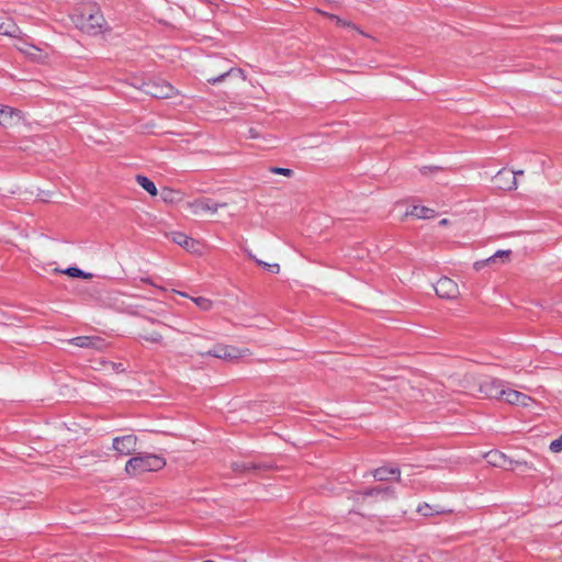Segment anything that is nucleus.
Returning <instances> with one entry per match:
<instances>
[{
  "label": "nucleus",
  "instance_id": "obj_36",
  "mask_svg": "<svg viewBox=\"0 0 562 562\" xmlns=\"http://www.w3.org/2000/svg\"><path fill=\"white\" fill-rule=\"evenodd\" d=\"M173 292H175L176 294L180 295V296L189 297V295H188L187 293H184V292L177 291V290H175Z\"/></svg>",
  "mask_w": 562,
  "mask_h": 562
},
{
  "label": "nucleus",
  "instance_id": "obj_37",
  "mask_svg": "<svg viewBox=\"0 0 562 562\" xmlns=\"http://www.w3.org/2000/svg\"><path fill=\"white\" fill-rule=\"evenodd\" d=\"M440 225L442 226H446L449 224V220L448 218H442L440 222H439Z\"/></svg>",
  "mask_w": 562,
  "mask_h": 562
},
{
  "label": "nucleus",
  "instance_id": "obj_7",
  "mask_svg": "<svg viewBox=\"0 0 562 562\" xmlns=\"http://www.w3.org/2000/svg\"><path fill=\"white\" fill-rule=\"evenodd\" d=\"M227 202H213L209 199H198L186 203V210L193 216L214 215L220 211H228Z\"/></svg>",
  "mask_w": 562,
  "mask_h": 562
},
{
  "label": "nucleus",
  "instance_id": "obj_28",
  "mask_svg": "<svg viewBox=\"0 0 562 562\" xmlns=\"http://www.w3.org/2000/svg\"><path fill=\"white\" fill-rule=\"evenodd\" d=\"M510 255H512L510 250H507V249L506 250H497L495 254H493L488 258H490L492 265L497 263V262L506 263L510 260Z\"/></svg>",
  "mask_w": 562,
  "mask_h": 562
},
{
  "label": "nucleus",
  "instance_id": "obj_14",
  "mask_svg": "<svg viewBox=\"0 0 562 562\" xmlns=\"http://www.w3.org/2000/svg\"><path fill=\"white\" fill-rule=\"evenodd\" d=\"M196 352L202 357L212 356L223 360H233L240 357V352L236 348L229 346H217L212 350L199 349Z\"/></svg>",
  "mask_w": 562,
  "mask_h": 562
},
{
  "label": "nucleus",
  "instance_id": "obj_31",
  "mask_svg": "<svg viewBox=\"0 0 562 562\" xmlns=\"http://www.w3.org/2000/svg\"><path fill=\"white\" fill-rule=\"evenodd\" d=\"M256 262L263 267L265 269H267L269 272L271 273H279L280 272V266L279 263L274 262V263H269V262H266V261H262V260H259V259H256Z\"/></svg>",
  "mask_w": 562,
  "mask_h": 562
},
{
  "label": "nucleus",
  "instance_id": "obj_35",
  "mask_svg": "<svg viewBox=\"0 0 562 562\" xmlns=\"http://www.w3.org/2000/svg\"><path fill=\"white\" fill-rule=\"evenodd\" d=\"M271 172L277 173V175H282V176H285V177H290L292 175V170L291 169L280 168V167L272 168Z\"/></svg>",
  "mask_w": 562,
  "mask_h": 562
},
{
  "label": "nucleus",
  "instance_id": "obj_16",
  "mask_svg": "<svg viewBox=\"0 0 562 562\" xmlns=\"http://www.w3.org/2000/svg\"><path fill=\"white\" fill-rule=\"evenodd\" d=\"M517 173L518 172H510L507 169L499 170L495 176L497 187L507 191L516 190L518 187Z\"/></svg>",
  "mask_w": 562,
  "mask_h": 562
},
{
  "label": "nucleus",
  "instance_id": "obj_39",
  "mask_svg": "<svg viewBox=\"0 0 562 562\" xmlns=\"http://www.w3.org/2000/svg\"><path fill=\"white\" fill-rule=\"evenodd\" d=\"M203 562H215V561H212V560H206V561H203Z\"/></svg>",
  "mask_w": 562,
  "mask_h": 562
},
{
  "label": "nucleus",
  "instance_id": "obj_11",
  "mask_svg": "<svg viewBox=\"0 0 562 562\" xmlns=\"http://www.w3.org/2000/svg\"><path fill=\"white\" fill-rule=\"evenodd\" d=\"M138 439L135 435L115 437L112 441V449L119 457L133 454L137 449Z\"/></svg>",
  "mask_w": 562,
  "mask_h": 562
},
{
  "label": "nucleus",
  "instance_id": "obj_17",
  "mask_svg": "<svg viewBox=\"0 0 562 562\" xmlns=\"http://www.w3.org/2000/svg\"><path fill=\"white\" fill-rule=\"evenodd\" d=\"M158 194L160 195V199L164 203L171 206L178 205L184 200V193L182 191L172 189L170 187L161 188Z\"/></svg>",
  "mask_w": 562,
  "mask_h": 562
},
{
  "label": "nucleus",
  "instance_id": "obj_38",
  "mask_svg": "<svg viewBox=\"0 0 562 562\" xmlns=\"http://www.w3.org/2000/svg\"><path fill=\"white\" fill-rule=\"evenodd\" d=\"M516 172H518L517 176H521L524 173L522 170H517Z\"/></svg>",
  "mask_w": 562,
  "mask_h": 562
},
{
  "label": "nucleus",
  "instance_id": "obj_19",
  "mask_svg": "<svg viewBox=\"0 0 562 562\" xmlns=\"http://www.w3.org/2000/svg\"><path fill=\"white\" fill-rule=\"evenodd\" d=\"M226 77H233L239 81L246 80V75L240 68H231L229 70L223 72L222 75L217 77H212L207 79V82L211 85H216L221 81H223Z\"/></svg>",
  "mask_w": 562,
  "mask_h": 562
},
{
  "label": "nucleus",
  "instance_id": "obj_18",
  "mask_svg": "<svg viewBox=\"0 0 562 562\" xmlns=\"http://www.w3.org/2000/svg\"><path fill=\"white\" fill-rule=\"evenodd\" d=\"M485 458L491 465L508 470L510 457L504 452L498 450L490 451L485 454Z\"/></svg>",
  "mask_w": 562,
  "mask_h": 562
},
{
  "label": "nucleus",
  "instance_id": "obj_21",
  "mask_svg": "<svg viewBox=\"0 0 562 562\" xmlns=\"http://www.w3.org/2000/svg\"><path fill=\"white\" fill-rule=\"evenodd\" d=\"M173 241L187 250L193 251L198 246V241L183 233H176L173 235Z\"/></svg>",
  "mask_w": 562,
  "mask_h": 562
},
{
  "label": "nucleus",
  "instance_id": "obj_13",
  "mask_svg": "<svg viewBox=\"0 0 562 562\" xmlns=\"http://www.w3.org/2000/svg\"><path fill=\"white\" fill-rule=\"evenodd\" d=\"M508 470L519 471L521 474H532L538 471L537 463L525 454H518L509 458Z\"/></svg>",
  "mask_w": 562,
  "mask_h": 562
},
{
  "label": "nucleus",
  "instance_id": "obj_30",
  "mask_svg": "<svg viewBox=\"0 0 562 562\" xmlns=\"http://www.w3.org/2000/svg\"><path fill=\"white\" fill-rule=\"evenodd\" d=\"M416 512L424 517H430L435 514H439V510H434L432 506L428 503H422L416 507Z\"/></svg>",
  "mask_w": 562,
  "mask_h": 562
},
{
  "label": "nucleus",
  "instance_id": "obj_12",
  "mask_svg": "<svg viewBox=\"0 0 562 562\" xmlns=\"http://www.w3.org/2000/svg\"><path fill=\"white\" fill-rule=\"evenodd\" d=\"M24 119L23 113L14 108L0 104V126L3 128H14L19 126Z\"/></svg>",
  "mask_w": 562,
  "mask_h": 562
},
{
  "label": "nucleus",
  "instance_id": "obj_2",
  "mask_svg": "<svg viewBox=\"0 0 562 562\" xmlns=\"http://www.w3.org/2000/svg\"><path fill=\"white\" fill-rule=\"evenodd\" d=\"M480 391L490 398L501 400L509 405L531 407L536 401L520 391L505 387L499 381L491 380L480 386Z\"/></svg>",
  "mask_w": 562,
  "mask_h": 562
},
{
  "label": "nucleus",
  "instance_id": "obj_20",
  "mask_svg": "<svg viewBox=\"0 0 562 562\" xmlns=\"http://www.w3.org/2000/svg\"><path fill=\"white\" fill-rule=\"evenodd\" d=\"M138 186L145 190L150 196H157L158 195V189L154 181H151L148 177L143 175H137L135 178Z\"/></svg>",
  "mask_w": 562,
  "mask_h": 562
},
{
  "label": "nucleus",
  "instance_id": "obj_29",
  "mask_svg": "<svg viewBox=\"0 0 562 562\" xmlns=\"http://www.w3.org/2000/svg\"><path fill=\"white\" fill-rule=\"evenodd\" d=\"M232 468L235 472L248 473V472H251L252 470H256L257 465L252 462L238 461V462L232 463Z\"/></svg>",
  "mask_w": 562,
  "mask_h": 562
},
{
  "label": "nucleus",
  "instance_id": "obj_8",
  "mask_svg": "<svg viewBox=\"0 0 562 562\" xmlns=\"http://www.w3.org/2000/svg\"><path fill=\"white\" fill-rule=\"evenodd\" d=\"M139 90L155 98L169 99L177 94V90L167 81L151 80L144 82Z\"/></svg>",
  "mask_w": 562,
  "mask_h": 562
},
{
  "label": "nucleus",
  "instance_id": "obj_1",
  "mask_svg": "<svg viewBox=\"0 0 562 562\" xmlns=\"http://www.w3.org/2000/svg\"><path fill=\"white\" fill-rule=\"evenodd\" d=\"M69 19L78 31L89 36L105 35L111 32V26L100 7L91 0L77 2L69 14Z\"/></svg>",
  "mask_w": 562,
  "mask_h": 562
},
{
  "label": "nucleus",
  "instance_id": "obj_23",
  "mask_svg": "<svg viewBox=\"0 0 562 562\" xmlns=\"http://www.w3.org/2000/svg\"><path fill=\"white\" fill-rule=\"evenodd\" d=\"M190 300L196 305L202 312H210L214 308L215 303L213 300L206 296H192Z\"/></svg>",
  "mask_w": 562,
  "mask_h": 562
},
{
  "label": "nucleus",
  "instance_id": "obj_9",
  "mask_svg": "<svg viewBox=\"0 0 562 562\" xmlns=\"http://www.w3.org/2000/svg\"><path fill=\"white\" fill-rule=\"evenodd\" d=\"M434 290L441 300L454 301L461 295L459 284L448 277L439 278L434 284Z\"/></svg>",
  "mask_w": 562,
  "mask_h": 562
},
{
  "label": "nucleus",
  "instance_id": "obj_15",
  "mask_svg": "<svg viewBox=\"0 0 562 562\" xmlns=\"http://www.w3.org/2000/svg\"><path fill=\"white\" fill-rule=\"evenodd\" d=\"M0 35L14 40H22L24 33L13 19L0 15Z\"/></svg>",
  "mask_w": 562,
  "mask_h": 562
},
{
  "label": "nucleus",
  "instance_id": "obj_27",
  "mask_svg": "<svg viewBox=\"0 0 562 562\" xmlns=\"http://www.w3.org/2000/svg\"><path fill=\"white\" fill-rule=\"evenodd\" d=\"M95 369L102 370L106 373L124 371V368L121 363H114L106 360H100L99 367H97Z\"/></svg>",
  "mask_w": 562,
  "mask_h": 562
},
{
  "label": "nucleus",
  "instance_id": "obj_26",
  "mask_svg": "<svg viewBox=\"0 0 562 562\" xmlns=\"http://www.w3.org/2000/svg\"><path fill=\"white\" fill-rule=\"evenodd\" d=\"M409 214L417 218L427 220L432 218L435 216V211L426 206L416 205L413 206Z\"/></svg>",
  "mask_w": 562,
  "mask_h": 562
},
{
  "label": "nucleus",
  "instance_id": "obj_3",
  "mask_svg": "<svg viewBox=\"0 0 562 562\" xmlns=\"http://www.w3.org/2000/svg\"><path fill=\"white\" fill-rule=\"evenodd\" d=\"M392 497L393 491L389 488H369L353 492L350 499L358 513L368 515L379 509L383 503H386Z\"/></svg>",
  "mask_w": 562,
  "mask_h": 562
},
{
  "label": "nucleus",
  "instance_id": "obj_6",
  "mask_svg": "<svg viewBox=\"0 0 562 562\" xmlns=\"http://www.w3.org/2000/svg\"><path fill=\"white\" fill-rule=\"evenodd\" d=\"M44 239L35 234H30L24 229H14L12 234V244L16 246L21 251L27 252L33 256H40L42 243Z\"/></svg>",
  "mask_w": 562,
  "mask_h": 562
},
{
  "label": "nucleus",
  "instance_id": "obj_25",
  "mask_svg": "<svg viewBox=\"0 0 562 562\" xmlns=\"http://www.w3.org/2000/svg\"><path fill=\"white\" fill-rule=\"evenodd\" d=\"M55 272L67 274L71 278L91 279L93 277L90 272H85L77 267H69L64 270L55 269Z\"/></svg>",
  "mask_w": 562,
  "mask_h": 562
},
{
  "label": "nucleus",
  "instance_id": "obj_34",
  "mask_svg": "<svg viewBox=\"0 0 562 562\" xmlns=\"http://www.w3.org/2000/svg\"><path fill=\"white\" fill-rule=\"evenodd\" d=\"M488 265H492L490 258H486V259H483V260H477L473 263V268L476 270V271H480L482 270L483 268H485L486 266Z\"/></svg>",
  "mask_w": 562,
  "mask_h": 562
},
{
  "label": "nucleus",
  "instance_id": "obj_24",
  "mask_svg": "<svg viewBox=\"0 0 562 562\" xmlns=\"http://www.w3.org/2000/svg\"><path fill=\"white\" fill-rule=\"evenodd\" d=\"M318 12L326 15L328 19H330L331 21H334L337 25H339L341 27H345V29H348V30L355 31V32H360L359 27L356 24H353L351 21L341 19L338 15L329 14V13H326L323 11H318Z\"/></svg>",
  "mask_w": 562,
  "mask_h": 562
},
{
  "label": "nucleus",
  "instance_id": "obj_5",
  "mask_svg": "<svg viewBox=\"0 0 562 562\" xmlns=\"http://www.w3.org/2000/svg\"><path fill=\"white\" fill-rule=\"evenodd\" d=\"M166 327H168L166 323H162L156 318H148L143 322L139 327V337L146 344L166 346Z\"/></svg>",
  "mask_w": 562,
  "mask_h": 562
},
{
  "label": "nucleus",
  "instance_id": "obj_33",
  "mask_svg": "<svg viewBox=\"0 0 562 562\" xmlns=\"http://www.w3.org/2000/svg\"><path fill=\"white\" fill-rule=\"evenodd\" d=\"M549 449L553 453H559L562 451V435L550 442Z\"/></svg>",
  "mask_w": 562,
  "mask_h": 562
},
{
  "label": "nucleus",
  "instance_id": "obj_22",
  "mask_svg": "<svg viewBox=\"0 0 562 562\" xmlns=\"http://www.w3.org/2000/svg\"><path fill=\"white\" fill-rule=\"evenodd\" d=\"M373 476L378 481H387L391 477L397 481L400 479V471L397 469L379 468L373 472Z\"/></svg>",
  "mask_w": 562,
  "mask_h": 562
},
{
  "label": "nucleus",
  "instance_id": "obj_32",
  "mask_svg": "<svg viewBox=\"0 0 562 562\" xmlns=\"http://www.w3.org/2000/svg\"><path fill=\"white\" fill-rule=\"evenodd\" d=\"M71 342L77 347H90L93 345L92 339L90 337H76L71 340Z\"/></svg>",
  "mask_w": 562,
  "mask_h": 562
},
{
  "label": "nucleus",
  "instance_id": "obj_10",
  "mask_svg": "<svg viewBox=\"0 0 562 562\" xmlns=\"http://www.w3.org/2000/svg\"><path fill=\"white\" fill-rule=\"evenodd\" d=\"M14 47L33 63L45 64L49 59V54L42 47L25 42L23 38Z\"/></svg>",
  "mask_w": 562,
  "mask_h": 562
},
{
  "label": "nucleus",
  "instance_id": "obj_4",
  "mask_svg": "<svg viewBox=\"0 0 562 562\" xmlns=\"http://www.w3.org/2000/svg\"><path fill=\"white\" fill-rule=\"evenodd\" d=\"M166 465L161 456L154 453H138L127 460L124 471L127 476L136 477L147 472L159 471Z\"/></svg>",
  "mask_w": 562,
  "mask_h": 562
}]
</instances>
